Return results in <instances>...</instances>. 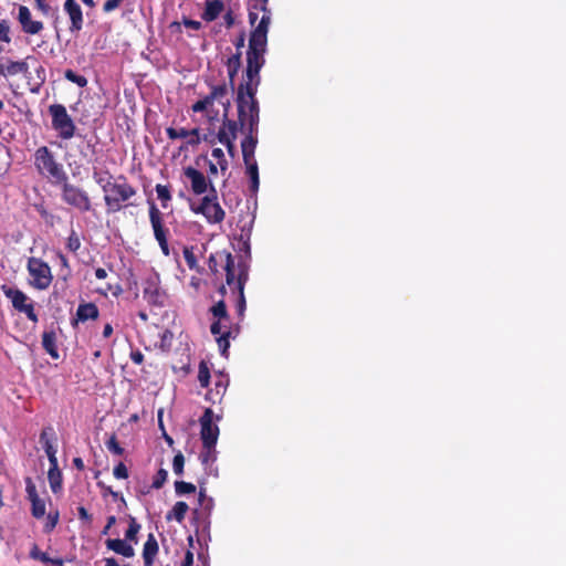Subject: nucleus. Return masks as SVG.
I'll return each mask as SVG.
<instances>
[{
	"mask_svg": "<svg viewBox=\"0 0 566 566\" xmlns=\"http://www.w3.org/2000/svg\"><path fill=\"white\" fill-rule=\"evenodd\" d=\"M271 24V11L263 7V15L252 31L247 53L245 81L238 88V112L243 122L254 125L259 119V105L255 93L260 84V71L265 63L268 32Z\"/></svg>",
	"mask_w": 566,
	"mask_h": 566,
	"instance_id": "nucleus-1",
	"label": "nucleus"
},
{
	"mask_svg": "<svg viewBox=\"0 0 566 566\" xmlns=\"http://www.w3.org/2000/svg\"><path fill=\"white\" fill-rule=\"evenodd\" d=\"M229 107L230 99L227 86L217 85L212 87L209 95L192 105V111L195 113H205L206 117L212 120L219 116L221 108L223 117H228Z\"/></svg>",
	"mask_w": 566,
	"mask_h": 566,
	"instance_id": "nucleus-2",
	"label": "nucleus"
},
{
	"mask_svg": "<svg viewBox=\"0 0 566 566\" xmlns=\"http://www.w3.org/2000/svg\"><path fill=\"white\" fill-rule=\"evenodd\" d=\"M34 166L39 174L52 182L60 184L67 179L62 164H60L52 151L43 146L36 149L34 154Z\"/></svg>",
	"mask_w": 566,
	"mask_h": 566,
	"instance_id": "nucleus-3",
	"label": "nucleus"
},
{
	"mask_svg": "<svg viewBox=\"0 0 566 566\" xmlns=\"http://www.w3.org/2000/svg\"><path fill=\"white\" fill-rule=\"evenodd\" d=\"M104 200L106 206L112 211H117L122 208V203L127 201L135 195V190L132 186L126 182H112L106 180L104 186Z\"/></svg>",
	"mask_w": 566,
	"mask_h": 566,
	"instance_id": "nucleus-4",
	"label": "nucleus"
},
{
	"mask_svg": "<svg viewBox=\"0 0 566 566\" xmlns=\"http://www.w3.org/2000/svg\"><path fill=\"white\" fill-rule=\"evenodd\" d=\"M191 210L197 214H202L210 224L221 223L226 218V211L218 202L216 192L205 196L199 205L191 203Z\"/></svg>",
	"mask_w": 566,
	"mask_h": 566,
	"instance_id": "nucleus-5",
	"label": "nucleus"
},
{
	"mask_svg": "<svg viewBox=\"0 0 566 566\" xmlns=\"http://www.w3.org/2000/svg\"><path fill=\"white\" fill-rule=\"evenodd\" d=\"M49 112L52 116V126L59 136L63 139L72 138L75 133V125L66 108L61 104H54L49 107Z\"/></svg>",
	"mask_w": 566,
	"mask_h": 566,
	"instance_id": "nucleus-6",
	"label": "nucleus"
},
{
	"mask_svg": "<svg viewBox=\"0 0 566 566\" xmlns=\"http://www.w3.org/2000/svg\"><path fill=\"white\" fill-rule=\"evenodd\" d=\"M28 271L30 274V283L38 290H45L52 282L50 266L42 260L30 258L28 261Z\"/></svg>",
	"mask_w": 566,
	"mask_h": 566,
	"instance_id": "nucleus-7",
	"label": "nucleus"
},
{
	"mask_svg": "<svg viewBox=\"0 0 566 566\" xmlns=\"http://www.w3.org/2000/svg\"><path fill=\"white\" fill-rule=\"evenodd\" d=\"M62 199L65 203L78 209L80 211H88L91 209V200L86 191L82 188L62 181Z\"/></svg>",
	"mask_w": 566,
	"mask_h": 566,
	"instance_id": "nucleus-8",
	"label": "nucleus"
},
{
	"mask_svg": "<svg viewBox=\"0 0 566 566\" xmlns=\"http://www.w3.org/2000/svg\"><path fill=\"white\" fill-rule=\"evenodd\" d=\"M219 419L220 417H214L213 411L209 408L205 410L200 418V436L203 447H216L219 437V427L216 421Z\"/></svg>",
	"mask_w": 566,
	"mask_h": 566,
	"instance_id": "nucleus-9",
	"label": "nucleus"
},
{
	"mask_svg": "<svg viewBox=\"0 0 566 566\" xmlns=\"http://www.w3.org/2000/svg\"><path fill=\"white\" fill-rule=\"evenodd\" d=\"M144 297L148 303L163 306L166 302V293L160 287V277L156 272L150 273L143 283Z\"/></svg>",
	"mask_w": 566,
	"mask_h": 566,
	"instance_id": "nucleus-10",
	"label": "nucleus"
},
{
	"mask_svg": "<svg viewBox=\"0 0 566 566\" xmlns=\"http://www.w3.org/2000/svg\"><path fill=\"white\" fill-rule=\"evenodd\" d=\"M238 124L224 117V120L217 133V139L220 144L227 147L230 157L234 156L235 147L234 140L237 138Z\"/></svg>",
	"mask_w": 566,
	"mask_h": 566,
	"instance_id": "nucleus-11",
	"label": "nucleus"
},
{
	"mask_svg": "<svg viewBox=\"0 0 566 566\" xmlns=\"http://www.w3.org/2000/svg\"><path fill=\"white\" fill-rule=\"evenodd\" d=\"M184 175L190 182L191 190L195 195L199 196L206 193L209 187L211 189V192H216L212 184L208 181L206 176L196 168L186 167L184 169Z\"/></svg>",
	"mask_w": 566,
	"mask_h": 566,
	"instance_id": "nucleus-12",
	"label": "nucleus"
},
{
	"mask_svg": "<svg viewBox=\"0 0 566 566\" xmlns=\"http://www.w3.org/2000/svg\"><path fill=\"white\" fill-rule=\"evenodd\" d=\"M239 120H240L241 127L248 130V135L241 142L243 160L248 161L249 159L254 158V150H255L256 143H258V139L254 136V132L256 130L259 120L254 125L243 122L240 116H239Z\"/></svg>",
	"mask_w": 566,
	"mask_h": 566,
	"instance_id": "nucleus-13",
	"label": "nucleus"
},
{
	"mask_svg": "<svg viewBox=\"0 0 566 566\" xmlns=\"http://www.w3.org/2000/svg\"><path fill=\"white\" fill-rule=\"evenodd\" d=\"M18 21L22 31L30 35L39 34L44 28L41 21L32 19L31 11L25 6L19 7Z\"/></svg>",
	"mask_w": 566,
	"mask_h": 566,
	"instance_id": "nucleus-14",
	"label": "nucleus"
},
{
	"mask_svg": "<svg viewBox=\"0 0 566 566\" xmlns=\"http://www.w3.org/2000/svg\"><path fill=\"white\" fill-rule=\"evenodd\" d=\"M63 9L71 21L70 31L72 33H77L81 31L83 28L84 19L80 4L75 0H65Z\"/></svg>",
	"mask_w": 566,
	"mask_h": 566,
	"instance_id": "nucleus-15",
	"label": "nucleus"
},
{
	"mask_svg": "<svg viewBox=\"0 0 566 566\" xmlns=\"http://www.w3.org/2000/svg\"><path fill=\"white\" fill-rule=\"evenodd\" d=\"M224 319H217L211 324L210 331L211 334L216 336L219 349L222 355H226L229 348V340L228 337L230 335V331L227 325H224L222 322Z\"/></svg>",
	"mask_w": 566,
	"mask_h": 566,
	"instance_id": "nucleus-16",
	"label": "nucleus"
},
{
	"mask_svg": "<svg viewBox=\"0 0 566 566\" xmlns=\"http://www.w3.org/2000/svg\"><path fill=\"white\" fill-rule=\"evenodd\" d=\"M166 133L170 139H178V138L186 139V144L189 146H196L201 140L198 128L188 130L186 128L177 129V128L168 127L166 129Z\"/></svg>",
	"mask_w": 566,
	"mask_h": 566,
	"instance_id": "nucleus-17",
	"label": "nucleus"
},
{
	"mask_svg": "<svg viewBox=\"0 0 566 566\" xmlns=\"http://www.w3.org/2000/svg\"><path fill=\"white\" fill-rule=\"evenodd\" d=\"M149 219H150L151 228H153L154 235H155L156 240L159 241L161 239H166L167 238V229L164 227L161 212L157 209V207L155 205L150 206Z\"/></svg>",
	"mask_w": 566,
	"mask_h": 566,
	"instance_id": "nucleus-18",
	"label": "nucleus"
},
{
	"mask_svg": "<svg viewBox=\"0 0 566 566\" xmlns=\"http://www.w3.org/2000/svg\"><path fill=\"white\" fill-rule=\"evenodd\" d=\"M224 10L222 0H206L202 19L207 22L214 21Z\"/></svg>",
	"mask_w": 566,
	"mask_h": 566,
	"instance_id": "nucleus-19",
	"label": "nucleus"
},
{
	"mask_svg": "<svg viewBox=\"0 0 566 566\" xmlns=\"http://www.w3.org/2000/svg\"><path fill=\"white\" fill-rule=\"evenodd\" d=\"M4 295L11 301L12 306L21 312L22 308L31 301L29 296L18 289H3Z\"/></svg>",
	"mask_w": 566,
	"mask_h": 566,
	"instance_id": "nucleus-20",
	"label": "nucleus"
},
{
	"mask_svg": "<svg viewBox=\"0 0 566 566\" xmlns=\"http://www.w3.org/2000/svg\"><path fill=\"white\" fill-rule=\"evenodd\" d=\"M28 69V64L24 61H10L8 63H0V75L8 77L18 74H25Z\"/></svg>",
	"mask_w": 566,
	"mask_h": 566,
	"instance_id": "nucleus-21",
	"label": "nucleus"
},
{
	"mask_svg": "<svg viewBox=\"0 0 566 566\" xmlns=\"http://www.w3.org/2000/svg\"><path fill=\"white\" fill-rule=\"evenodd\" d=\"M106 546L108 549L115 552L116 554L123 555L124 557H133L135 555L134 547L125 539H107Z\"/></svg>",
	"mask_w": 566,
	"mask_h": 566,
	"instance_id": "nucleus-22",
	"label": "nucleus"
},
{
	"mask_svg": "<svg viewBox=\"0 0 566 566\" xmlns=\"http://www.w3.org/2000/svg\"><path fill=\"white\" fill-rule=\"evenodd\" d=\"M248 280V271L244 266L240 269V273L237 282V290L239 292V300L237 303V310L240 316H243L245 311V297H244V284Z\"/></svg>",
	"mask_w": 566,
	"mask_h": 566,
	"instance_id": "nucleus-23",
	"label": "nucleus"
},
{
	"mask_svg": "<svg viewBox=\"0 0 566 566\" xmlns=\"http://www.w3.org/2000/svg\"><path fill=\"white\" fill-rule=\"evenodd\" d=\"M158 553V543L153 534H149L146 543L144 544L143 558L145 566H151L155 556Z\"/></svg>",
	"mask_w": 566,
	"mask_h": 566,
	"instance_id": "nucleus-24",
	"label": "nucleus"
},
{
	"mask_svg": "<svg viewBox=\"0 0 566 566\" xmlns=\"http://www.w3.org/2000/svg\"><path fill=\"white\" fill-rule=\"evenodd\" d=\"M76 317L81 322L96 319L98 317V308L94 303L80 304L76 311Z\"/></svg>",
	"mask_w": 566,
	"mask_h": 566,
	"instance_id": "nucleus-25",
	"label": "nucleus"
},
{
	"mask_svg": "<svg viewBox=\"0 0 566 566\" xmlns=\"http://www.w3.org/2000/svg\"><path fill=\"white\" fill-rule=\"evenodd\" d=\"M244 164L247 166V174L250 177L251 190L253 192H256L259 189V184H260L258 164L254 158L249 159L248 161H244Z\"/></svg>",
	"mask_w": 566,
	"mask_h": 566,
	"instance_id": "nucleus-26",
	"label": "nucleus"
},
{
	"mask_svg": "<svg viewBox=\"0 0 566 566\" xmlns=\"http://www.w3.org/2000/svg\"><path fill=\"white\" fill-rule=\"evenodd\" d=\"M42 346L52 358H59V353L55 346V334L53 332L43 333Z\"/></svg>",
	"mask_w": 566,
	"mask_h": 566,
	"instance_id": "nucleus-27",
	"label": "nucleus"
},
{
	"mask_svg": "<svg viewBox=\"0 0 566 566\" xmlns=\"http://www.w3.org/2000/svg\"><path fill=\"white\" fill-rule=\"evenodd\" d=\"M40 440L43 443V448L48 455L50 465L57 467L56 448L51 443L45 432L41 433Z\"/></svg>",
	"mask_w": 566,
	"mask_h": 566,
	"instance_id": "nucleus-28",
	"label": "nucleus"
},
{
	"mask_svg": "<svg viewBox=\"0 0 566 566\" xmlns=\"http://www.w3.org/2000/svg\"><path fill=\"white\" fill-rule=\"evenodd\" d=\"M48 479L50 483V488L53 493H56L61 490L62 486V474L59 470V467H52L50 465L49 472H48Z\"/></svg>",
	"mask_w": 566,
	"mask_h": 566,
	"instance_id": "nucleus-29",
	"label": "nucleus"
},
{
	"mask_svg": "<svg viewBox=\"0 0 566 566\" xmlns=\"http://www.w3.org/2000/svg\"><path fill=\"white\" fill-rule=\"evenodd\" d=\"M188 504L186 502H177L172 510L167 514V520H176L177 522H182L185 515L188 511Z\"/></svg>",
	"mask_w": 566,
	"mask_h": 566,
	"instance_id": "nucleus-30",
	"label": "nucleus"
},
{
	"mask_svg": "<svg viewBox=\"0 0 566 566\" xmlns=\"http://www.w3.org/2000/svg\"><path fill=\"white\" fill-rule=\"evenodd\" d=\"M140 531V525L137 523L135 517L129 516V525L125 533V541L137 543V534Z\"/></svg>",
	"mask_w": 566,
	"mask_h": 566,
	"instance_id": "nucleus-31",
	"label": "nucleus"
},
{
	"mask_svg": "<svg viewBox=\"0 0 566 566\" xmlns=\"http://www.w3.org/2000/svg\"><path fill=\"white\" fill-rule=\"evenodd\" d=\"M211 158L219 165L220 171L226 172L228 169V160L221 148H213L211 150Z\"/></svg>",
	"mask_w": 566,
	"mask_h": 566,
	"instance_id": "nucleus-32",
	"label": "nucleus"
},
{
	"mask_svg": "<svg viewBox=\"0 0 566 566\" xmlns=\"http://www.w3.org/2000/svg\"><path fill=\"white\" fill-rule=\"evenodd\" d=\"M211 313L217 319H229L227 307L223 301H219L211 307Z\"/></svg>",
	"mask_w": 566,
	"mask_h": 566,
	"instance_id": "nucleus-33",
	"label": "nucleus"
},
{
	"mask_svg": "<svg viewBox=\"0 0 566 566\" xmlns=\"http://www.w3.org/2000/svg\"><path fill=\"white\" fill-rule=\"evenodd\" d=\"M198 380H199L201 387H207L209 385L210 371L205 361H201L199 364Z\"/></svg>",
	"mask_w": 566,
	"mask_h": 566,
	"instance_id": "nucleus-34",
	"label": "nucleus"
},
{
	"mask_svg": "<svg viewBox=\"0 0 566 566\" xmlns=\"http://www.w3.org/2000/svg\"><path fill=\"white\" fill-rule=\"evenodd\" d=\"M64 77L66 80H69L70 82L72 83H75L76 85H78L80 87H84L87 85V80L86 77L82 76V75H78L76 74L75 72H73L72 70H66L64 72Z\"/></svg>",
	"mask_w": 566,
	"mask_h": 566,
	"instance_id": "nucleus-35",
	"label": "nucleus"
},
{
	"mask_svg": "<svg viewBox=\"0 0 566 566\" xmlns=\"http://www.w3.org/2000/svg\"><path fill=\"white\" fill-rule=\"evenodd\" d=\"M31 513L35 518H42L45 515V501L40 499L32 503Z\"/></svg>",
	"mask_w": 566,
	"mask_h": 566,
	"instance_id": "nucleus-36",
	"label": "nucleus"
},
{
	"mask_svg": "<svg viewBox=\"0 0 566 566\" xmlns=\"http://www.w3.org/2000/svg\"><path fill=\"white\" fill-rule=\"evenodd\" d=\"M203 451L200 454V459L203 464L212 463L217 459V452L214 447H203Z\"/></svg>",
	"mask_w": 566,
	"mask_h": 566,
	"instance_id": "nucleus-37",
	"label": "nucleus"
},
{
	"mask_svg": "<svg viewBox=\"0 0 566 566\" xmlns=\"http://www.w3.org/2000/svg\"><path fill=\"white\" fill-rule=\"evenodd\" d=\"M175 490L178 495L193 493L196 491V486L192 483L177 481L175 483Z\"/></svg>",
	"mask_w": 566,
	"mask_h": 566,
	"instance_id": "nucleus-38",
	"label": "nucleus"
},
{
	"mask_svg": "<svg viewBox=\"0 0 566 566\" xmlns=\"http://www.w3.org/2000/svg\"><path fill=\"white\" fill-rule=\"evenodd\" d=\"M232 265H233V261L231 259V255H228V258H227V265H226L227 283H228V285H230V286L233 285L234 289H237L238 277L235 279V276H234V272H233Z\"/></svg>",
	"mask_w": 566,
	"mask_h": 566,
	"instance_id": "nucleus-39",
	"label": "nucleus"
},
{
	"mask_svg": "<svg viewBox=\"0 0 566 566\" xmlns=\"http://www.w3.org/2000/svg\"><path fill=\"white\" fill-rule=\"evenodd\" d=\"M25 492L28 494V499L29 501L31 502V504L34 502V501H38L40 500L41 497L39 496L38 494V491H36V488H35V484L33 483V481L28 478L25 480Z\"/></svg>",
	"mask_w": 566,
	"mask_h": 566,
	"instance_id": "nucleus-40",
	"label": "nucleus"
},
{
	"mask_svg": "<svg viewBox=\"0 0 566 566\" xmlns=\"http://www.w3.org/2000/svg\"><path fill=\"white\" fill-rule=\"evenodd\" d=\"M157 198L163 201V207H166V201L170 200V191L167 186L157 185L156 186Z\"/></svg>",
	"mask_w": 566,
	"mask_h": 566,
	"instance_id": "nucleus-41",
	"label": "nucleus"
},
{
	"mask_svg": "<svg viewBox=\"0 0 566 566\" xmlns=\"http://www.w3.org/2000/svg\"><path fill=\"white\" fill-rule=\"evenodd\" d=\"M57 522H59V512L57 511L50 512L46 516V522L44 525L45 532H51L56 526Z\"/></svg>",
	"mask_w": 566,
	"mask_h": 566,
	"instance_id": "nucleus-42",
	"label": "nucleus"
},
{
	"mask_svg": "<svg viewBox=\"0 0 566 566\" xmlns=\"http://www.w3.org/2000/svg\"><path fill=\"white\" fill-rule=\"evenodd\" d=\"M167 476H168L167 471L165 469H160L157 472L156 476L154 478L153 488L160 489L164 485V483L166 482Z\"/></svg>",
	"mask_w": 566,
	"mask_h": 566,
	"instance_id": "nucleus-43",
	"label": "nucleus"
},
{
	"mask_svg": "<svg viewBox=\"0 0 566 566\" xmlns=\"http://www.w3.org/2000/svg\"><path fill=\"white\" fill-rule=\"evenodd\" d=\"M184 464H185L184 455L181 453L176 454L174 457V461H172L174 472L176 474L180 475L182 473V470H184Z\"/></svg>",
	"mask_w": 566,
	"mask_h": 566,
	"instance_id": "nucleus-44",
	"label": "nucleus"
},
{
	"mask_svg": "<svg viewBox=\"0 0 566 566\" xmlns=\"http://www.w3.org/2000/svg\"><path fill=\"white\" fill-rule=\"evenodd\" d=\"M21 313H24L27 317L32 321L33 323L38 322V315L34 312L33 302L30 301L21 311Z\"/></svg>",
	"mask_w": 566,
	"mask_h": 566,
	"instance_id": "nucleus-45",
	"label": "nucleus"
},
{
	"mask_svg": "<svg viewBox=\"0 0 566 566\" xmlns=\"http://www.w3.org/2000/svg\"><path fill=\"white\" fill-rule=\"evenodd\" d=\"M21 313H24L27 317L32 321L33 323L38 322V315L34 312L33 302L30 301L21 311Z\"/></svg>",
	"mask_w": 566,
	"mask_h": 566,
	"instance_id": "nucleus-46",
	"label": "nucleus"
},
{
	"mask_svg": "<svg viewBox=\"0 0 566 566\" xmlns=\"http://www.w3.org/2000/svg\"><path fill=\"white\" fill-rule=\"evenodd\" d=\"M106 447L107 449L115 453V454H118L120 455L123 452H124V449L118 444L117 440L115 437H112L107 442H106Z\"/></svg>",
	"mask_w": 566,
	"mask_h": 566,
	"instance_id": "nucleus-47",
	"label": "nucleus"
},
{
	"mask_svg": "<svg viewBox=\"0 0 566 566\" xmlns=\"http://www.w3.org/2000/svg\"><path fill=\"white\" fill-rule=\"evenodd\" d=\"M113 473L116 479H126L128 476V470L122 462L114 468Z\"/></svg>",
	"mask_w": 566,
	"mask_h": 566,
	"instance_id": "nucleus-48",
	"label": "nucleus"
},
{
	"mask_svg": "<svg viewBox=\"0 0 566 566\" xmlns=\"http://www.w3.org/2000/svg\"><path fill=\"white\" fill-rule=\"evenodd\" d=\"M184 256H185V260H186L188 266L190 269H195L197 265V260H196L195 254L189 249H185Z\"/></svg>",
	"mask_w": 566,
	"mask_h": 566,
	"instance_id": "nucleus-49",
	"label": "nucleus"
},
{
	"mask_svg": "<svg viewBox=\"0 0 566 566\" xmlns=\"http://www.w3.org/2000/svg\"><path fill=\"white\" fill-rule=\"evenodd\" d=\"M123 1H124V0H107V1L104 3V6H103V10H104L105 12H112V11H114L115 9H117V8L122 4V2H123Z\"/></svg>",
	"mask_w": 566,
	"mask_h": 566,
	"instance_id": "nucleus-50",
	"label": "nucleus"
},
{
	"mask_svg": "<svg viewBox=\"0 0 566 566\" xmlns=\"http://www.w3.org/2000/svg\"><path fill=\"white\" fill-rule=\"evenodd\" d=\"M0 41L2 42H9V25L6 21L0 22Z\"/></svg>",
	"mask_w": 566,
	"mask_h": 566,
	"instance_id": "nucleus-51",
	"label": "nucleus"
},
{
	"mask_svg": "<svg viewBox=\"0 0 566 566\" xmlns=\"http://www.w3.org/2000/svg\"><path fill=\"white\" fill-rule=\"evenodd\" d=\"M182 24H184L186 28L191 29V30H196V31H197V30H200V29H201V27H202L201 22L196 21V20H191V19H187V18H185V19L182 20Z\"/></svg>",
	"mask_w": 566,
	"mask_h": 566,
	"instance_id": "nucleus-52",
	"label": "nucleus"
},
{
	"mask_svg": "<svg viewBox=\"0 0 566 566\" xmlns=\"http://www.w3.org/2000/svg\"><path fill=\"white\" fill-rule=\"evenodd\" d=\"M67 247L71 251H76L80 248V240L76 237H70Z\"/></svg>",
	"mask_w": 566,
	"mask_h": 566,
	"instance_id": "nucleus-53",
	"label": "nucleus"
},
{
	"mask_svg": "<svg viewBox=\"0 0 566 566\" xmlns=\"http://www.w3.org/2000/svg\"><path fill=\"white\" fill-rule=\"evenodd\" d=\"M94 178H95V181L102 187L103 190H104V186H106V180H111V177L103 176L99 174H95Z\"/></svg>",
	"mask_w": 566,
	"mask_h": 566,
	"instance_id": "nucleus-54",
	"label": "nucleus"
},
{
	"mask_svg": "<svg viewBox=\"0 0 566 566\" xmlns=\"http://www.w3.org/2000/svg\"><path fill=\"white\" fill-rule=\"evenodd\" d=\"M130 358H132V360H133L135 364L139 365V364H142V363H143V360H144V355H143L139 350H136V352H132V354H130Z\"/></svg>",
	"mask_w": 566,
	"mask_h": 566,
	"instance_id": "nucleus-55",
	"label": "nucleus"
},
{
	"mask_svg": "<svg viewBox=\"0 0 566 566\" xmlns=\"http://www.w3.org/2000/svg\"><path fill=\"white\" fill-rule=\"evenodd\" d=\"M192 564H193V554H192V552L187 551L184 562H182V566H192Z\"/></svg>",
	"mask_w": 566,
	"mask_h": 566,
	"instance_id": "nucleus-56",
	"label": "nucleus"
},
{
	"mask_svg": "<svg viewBox=\"0 0 566 566\" xmlns=\"http://www.w3.org/2000/svg\"><path fill=\"white\" fill-rule=\"evenodd\" d=\"M157 242H158L163 253L165 255H169V247H168L167 238L166 239H161V240H159Z\"/></svg>",
	"mask_w": 566,
	"mask_h": 566,
	"instance_id": "nucleus-57",
	"label": "nucleus"
},
{
	"mask_svg": "<svg viewBox=\"0 0 566 566\" xmlns=\"http://www.w3.org/2000/svg\"><path fill=\"white\" fill-rule=\"evenodd\" d=\"M78 516H80L81 520H84V521H87V522L91 521V515L88 514L86 509L83 507V506L78 507Z\"/></svg>",
	"mask_w": 566,
	"mask_h": 566,
	"instance_id": "nucleus-58",
	"label": "nucleus"
},
{
	"mask_svg": "<svg viewBox=\"0 0 566 566\" xmlns=\"http://www.w3.org/2000/svg\"><path fill=\"white\" fill-rule=\"evenodd\" d=\"M36 8L42 11L43 13H48L50 7L48 3H45L43 0H35Z\"/></svg>",
	"mask_w": 566,
	"mask_h": 566,
	"instance_id": "nucleus-59",
	"label": "nucleus"
},
{
	"mask_svg": "<svg viewBox=\"0 0 566 566\" xmlns=\"http://www.w3.org/2000/svg\"><path fill=\"white\" fill-rule=\"evenodd\" d=\"M115 523H116V517H115V516H113V515H112V516H109V517L107 518V524H106V526L104 527V530H103V532H102V533H103V534H107V533H108V531H109V528H111Z\"/></svg>",
	"mask_w": 566,
	"mask_h": 566,
	"instance_id": "nucleus-60",
	"label": "nucleus"
},
{
	"mask_svg": "<svg viewBox=\"0 0 566 566\" xmlns=\"http://www.w3.org/2000/svg\"><path fill=\"white\" fill-rule=\"evenodd\" d=\"M219 165L217 163H214L213 160H210L209 161V172L214 176L218 174V170H219Z\"/></svg>",
	"mask_w": 566,
	"mask_h": 566,
	"instance_id": "nucleus-61",
	"label": "nucleus"
},
{
	"mask_svg": "<svg viewBox=\"0 0 566 566\" xmlns=\"http://www.w3.org/2000/svg\"><path fill=\"white\" fill-rule=\"evenodd\" d=\"M95 276L98 279V280H104L106 276H107V272L105 269H102V268H98L96 269L95 271Z\"/></svg>",
	"mask_w": 566,
	"mask_h": 566,
	"instance_id": "nucleus-62",
	"label": "nucleus"
},
{
	"mask_svg": "<svg viewBox=\"0 0 566 566\" xmlns=\"http://www.w3.org/2000/svg\"><path fill=\"white\" fill-rule=\"evenodd\" d=\"M31 555H32V557L40 558V559H42L43 562H48V560H49V558L46 557V555H45V554H43V553H38V551H36V549H33V551H32V553H31Z\"/></svg>",
	"mask_w": 566,
	"mask_h": 566,
	"instance_id": "nucleus-63",
	"label": "nucleus"
},
{
	"mask_svg": "<svg viewBox=\"0 0 566 566\" xmlns=\"http://www.w3.org/2000/svg\"><path fill=\"white\" fill-rule=\"evenodd\" d=\"M112 334H113V327H112V325H111V324H106V325L104 326V329H103V336L107 338V337H109Z\"/></svg>",
	"mask_w": 566,
	"mask_h": 566,
	"instance_id": "nucleus-64",
	"label": "nucleus"
}]
</instances>
